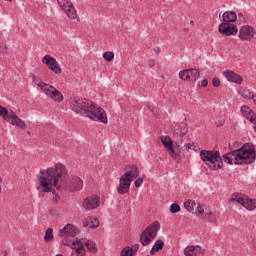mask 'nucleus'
I'll return each mask as SVG.
<instances>
[{
  "instance_id": "58836bf2",
  "label": "nucleus",
  "mask_w": 256,
  "mask_h": 256,
  "mask_svg": "<svg viewBox=\"0 0 256 256\" xmlns=\"http://www.w3.org/2000/svg\"><path fill=\"white\" fill-rule=\"evenodd\" d=\"M251 100L253 101L254 105L256 106V95L252 94Z\"/></svg>"
},
{
  "instance_id": "2eb2a0df",
  "label": "nucleus",
  "mask_w": 256,
  "mask_h": 256,
  "mask_svg": "<svg viewBox=\"0 0 256 256\" xmlns=\"http://www.w3.org/2000/svg\"><path fill=\"white\" fill-rule=\"evenodd\" d=\"M131 183H133L131 179L127 178V176L122 175L119 179V184L116 187L118 195H127V193H129L131 189Z\"/></svg>"
},
{
  "instance_id": "1a4fd4ad",
  "label": "nucleus",
  "mask_w": 256,
  "mask_h": 256,
  "mask_svg": "<svg viewBox=\"0 0 256 256\" xmlns=\"http://www.w3.org/2000/svg\"><path fill=\"white\" fill-rule=\"evenodd\" d=\"M160 141L162 145H164V147L167 149L170 157L174 159V161H179L181 159L179 144H174L170 136H161Z\"/></svg>"
},
{
  "instance_id": "f8f14e48",
  "label": "nucleus",
  "mask_w": 256,
  "mask_h": 256,
  "mask_svg": "<svg viewBox=\"0 0 256 256\" xmlns=\"http://www.w3.org/2000/svg\"><path fill=\"white\" fill-rule=\"evenodd\" d=\"M43 65H47L48 69L52 71V73H55V75H61L63 73V70L61 69V65H59V62L55 58H53L51 55H45L42 58Z\"/></svg>"
},
{
  "instance_id": "0eeeda50",
  "label": "nucleus",
  "mask_w": 256,
  "mask_h": 256,
  "mask_svg": "<svg viewBox=\"0 0 256 256\" xmlns=\"http://www.w3.org/2000/svg\"><path fill=\"white\" fill-rule=\"evenodd\" d=\"M229 203H239L247 211H255L256 209V199H251L245 194L235 192L231 195Z\"/></svg>"
},
{
  "instance_id": "423d86ee",
  "label": "nucleus",
  "mask_w": 256,
  "mask_h": 256,
  "mask_svg": "<svg viewBox=\"0 0 256 256\" xmlns=\"http://www.w3.org/2000/svg\"><path fill=\"white\" fill-rule=\"evenodd\" d=\"M0 117L4 119V121H7V123H10V125H13L14 127H18L19 129H25L27 125L25 124V121H23L13 110H7L5 107L0 105Z\"/></svg>"
},
{
  "instance_id": "bb28decb",
  "label": "nucleus",
  "mask_w": 256,
  "mask_h": 256,
  "mask_svg": "<svg viewBox=\"0 0 256 256\" xmlns=\"http://www.w3.org/2000/svg\"><path fill=\"white\" fill-rule=\"evenodd\" d=\"M202 219H205L206 221H209V223H216L217 217H215V214L211 212V210H206L203 212Z\"/></svg>"
},
{
  "instance_id": "c85d7f7f",
  "label": "nucleus",
  "mask_w": 256,
  "mask_h": 256,
  "mask_svg": "<svg viewBox=\"0 0 256 256\" xmlns=\"http://www.w3.org/2000/svg\"><path fill=\"white\" fill-rule=\"evenodd\" d=\"M103 59H105V61H107L108 63H111V61L115 59V53L111 51L104 52Z\"/></svg>"
},
{
  "instance_id": "9b49d317",
  "label": "nucleus",
  "mask_w": 256,
  "mask_h": 256,
  "mask_svg": "<svg viewBox=\"0 0 256 256\" xmlns=\"http://www.w3.org/2000/svg\"><path fill=\"white\" fill-rule=\"evenodd\" d=\"M57 2L63 13H65L69 19H75L77 17V10L75 6H73V2L70 0H57Z\"/></svg>"
},
{
  "instance_id": "f3484780",
  "label": "nucleus",
  "mask_w": 256,
  "mask_h": 256,
  "mask_svg": "<svg viewBox=\"0 0 256 256\" xmlns=\"http://www.w3.org/2000/svg\"><path fill=\"white\" fill-rule=\"evenodd\" d=\"M255 34V28L250 25H244L240 28L238 37L241 41H251Z\"/></svg>"
},
{
  "instance_id": "20e7f679",
  "label": "nucleus",
  "mask_w": 256,
  "mask_h": 256,
  "mask_svg": "<svg viewBox=\"0 0 256 256\" xmlns=\"http://www.w3.org/2000/svg\"><path fill=\"white\" fill-rule=\"evenodd\" d=\"M70 109L82 117H88L91 121L107 125V112L101 106L87 98L75 97L70 102Z\"/></svg>"
},
{
  "instance_id": "4be33fe9",
  "label": "nucleus",
  "mask_w": 256,
  "mask_h": 256,
  "mask_svg": "<svg viewBox=\"0 0 256 256\" xmlns=\"http://www.w3.org/2000/svg\"><path fill=\"white\" fill-rule=\"evenodd\" d=\"M123 176H126L127 179L133 181L134 179H137V177H139V168L135 165H128L126 168V172L123 174Z\"/></svg>"
},
{
  "instance_id": "79ce46f5",
  "label": "nucleus",
  "mask_w": 256,
  "mask_h": 256,
  "mask_svg": "<svg viewBox=\"0 0 256 256\" xmlns=\"http://www.w3.org/2000/svg\"><path fill=\"white\" fill-rule=\"evenodd\" d=\"M195 22L193 20L190 21V24L193 25Z\"/></svg>"
},
{
  "instance_id": "49530a36",
  "label": "nucleus",
  "mask_w": 256,
  "mask_h": 256,
  "mask_svg": "<svg viewBox=\"0 0 256 256\" xmlns=\"http://www.w3.org/2000/svg\"><path fill=\"white\" fill-rule=\"evenodd\" d=\"M56 256H63V254H57Z\"/></svg>"
},
{
  "instance_id": "412c9836",
  "label": "nucleus",
  "mask_w": 256,
  "mask_h": 256,
  "mask_svg": "<svg viewBox=\"0 0 256 256\" xmlns=\"http://www.w3.org/2000/svg\"><path fill=\"white\" fill-rule=\"evenodd\" d=\"M205 253V250L201 248V246H187L184 249V255L185 256H199L203 255Z\"/></svg>"
},
{
  "instance_id": "4c0bfd02",
  "label": "nucleus",
  "mask_w": 256,
  "mask_h": 256,
  "mask_svg": "<svg viewBox=\"0 0 256 256\" xmlns=\"http://www.w3.org/2000/svg\"><path fill=\"white\" fill-rule=\"evenodd\" d=\"M209 85V81L207 79H204L202 82H201V87H207Z\"/></svg>"
},
{
  "instance_id": "cd10ccee",
  "label": "nucleus",
  "mask_w": 256,
  "mask_h": 256,
  "mask_svg": "<svg viewBox=\"0 0 256 256\" xmlns=\"http://www.w3.org/2000/svg\"><path fill=\"white\" fill-rule=\"evenodd\" d=\"M55 239V236L53 235V230L51 228H47L44 235V240L47 242H51Z\"/></svg>"
},
{
  "instance_id": "ea45409f",
  "label": "nucleus",
  "mask_w": 256,
  "mask_h": 256,
  "mask_svg": "<svg viewBox=\"0 0 256 256\" xmlns=\"http://www.w3.org/2000/svg\"><path fill=\"white\" fill-rule=\"evenodd\" d=\"M192 151H199V147H197V146L194 144V146L192 147Z\"/></svg>"
},
{
  "instance_id": "c03bdc74",
  "label": "nucleus",
  "mask_w": 256,
  "mask_h": 256,
  "mask_svg": "<svg viewBox=\"0 0 256 256\" xmlns=\"http://www.w3.org/2000/svg\"><path fill=\"white\" fill-rule=\"evenodd\" d=\"M55 189H57V188H54V193H53V195H56V197H57V194L55 193Z\"/></svg>"
},
{
  "instance_id": "9d476101",
  "label": "nucleus",
  "mask_w": 256,
  "mask_h": 256,
  "mask_svg": "<svg viewBox=\"0 0 256 256\" xmlns=\"http://www.w3.org/2000/svg\"><path fill=\"white\" fill-rule=\"evenodd\" d=\"M184 209L192 213V215H196V217H203V213L205 212L203 205L195 202V200H187L184 202Z\"/></svg>"
},
{
  "instance_id": "2f4dec72",
  "label": "nucleus",
  "mask_w": 256,
  "mask_h": 256,
  "mask_svg": "<svg viewBox=\"0 0 256 256\" xmlns=\"http://www.w3.org/2000/svg\"><path fill=\"white\" fill-rule=\"evenodd\" d=\"M137 251H139V244L136 243L132 247H130V253H132V255H135Z\"/></svg>"
},
{
  "instance_id": "37998d69",
  "label": "nucleus",
  "mask_w": 256,
  "mask_h": 256,
  "mask_svg": "<svg viewBox=\"0 0 256 256\" xmlns=\"http://www.w3.org/2000/svg\"><path fill=\"white\" fill-rule=\"evenodd\" d=\"M254 130L256 131V122L254 123Z\"/></svg>"
},
{
  "instance_id": "a878e982",
  "label": "nucleus",
  "mask_w": 256,
  "mask_h": 256,
  "mask_svg": "<svg viewBox=\"0 0 256 256\" xmlns=\"http://www.w3.org/2000/svg\"><path fill=\"white\" fill-rule=\"evenodd\" d=\"M163 247H165V242H163L161 239L156 240L152 249L150 250V254L155 255V253H159Z\"/></svg>"
},
{
  "instance_id": "6e6552de",
  "label": "nucleus",
  "mask_w": 256,
  "mask_h": 256,
  "mask_svg": "<svg viewBox=\"0 0 256 256\" xmlns=\"http://www.w3.org/2000/svg\"><path fill=\"white\" fill-rule=\"evenodd\" d=\"M161 229V224L157 221L150 224L141 234L140 243L145 247L153 242L157 237V233Z\"/></svg>"
},
{
  "instance_id": "a19ab883",
  "label": "nucleus",
  "mask_w": 256,
  "mask_h": 256,
  "mask_svg": "<svg viewBox=\"0 0 256 256\" xmlns=\"http://www.w3.org/2000/svg\"><path fill=\"white\" fill-rule=\"evenodd\" d=\"M3 183V180L0 177V184ZM0 193H1V185H0Z\"/></svg>"
},
{
  "instance_id": "f257e3e1",
  "label": "nucleus",
  "mask_w": 256,
  "mask_h": 256,
  "mask_svg": "<svg viewBox=\"0 0 256 256\" xmlns=\"http://www.w3.org/2000/svg\"><path fill=\"white\" fill-rule=\"evenodd\" d=\"M67 168L61 163L54 167L40 170L37 175L36 189L39 193H55L56 191H81L83 189V180L77 176L65 178Z\"/></svg>"
},
{
  "instance_id": "ddd939ff",
  "label": "nucleus",
  "mask_w": 256,
  "mask_h": 256,
  "mask_svg": "<svg viewBox=\"0 0 256 256\" xmlns=\"http://www.w3.org/2000/svg\"><path fill=\"white\" fill-rule=\"evenodd\" d=\"M199 77H200V72L195 68L184 69L179 72V78L182 81H190L195 83V81H197Z\"/></svg>"
},
{
  "instance_id": "393cba45",
  "label": "nucleus",
  "mask_w": 256,
  "mask_h": 256,
  "mask_svg": "<svg viewBox=\"0 0 256 256\" xmlns=\"http://www.w3.org/2000/svg\"><path fill=\"white\" fill-rule=\"evenodd\" d=\"M83 227H88L89 229H97L99 227V219L96 217H89L84 223Z\"/></svg>"
},
{
  "instance_id": "aec40b11",
  "label": "nucleus",
  "mask_w": 256,
  "mask_h": 256,
  "mask_svg": "<svg viewBox=\"0 0 256 256\" xmlns=\"http://www.w3.org/2000/svg\"><path fill=\"white\" fill-rule=\"evenodd\" d=\"M240 110L243 117H245V119H248V121H250V123H253L254 125L256 122L255 112H253V110H251V108H249V106L247 105H243Z\"/></svg>"
},
{
  "instance_id": "6ab92c4d",
  "label": "nucleus",
  "mask_w": 256,
  "mask_h": 256,
  "mask_svg": "<svg viewBox=\"0 0 256 256\" xmlns=\"http://www.w3.org/2000/svg\"><path fill=\"white\" fill-rule=\"evenodd\" d=\"M222 75L230 83H236V85H241V83H243V76L235 73L234 71L225 70L222 72Z\"/></svg>"
},
{
  "instance_id": "7ed1b4c3",
  "label": "nucleus",
  "mask_w": 256,
  "mask_h": 256,
  "mask_svg": "<svg viewBox=\"0 0 256 256\" xmlns=\"http://www.w3.org/2000/svg\"><path fill=\"white\" fill-rule=\"evenodd\" d=\"M77 235H79V228L73 224H66L60 230L62 245L72 249L70 256H87V251L97 253L95 242L87 238H76Z\"/></svg>"
},
{
  "instance_id": "7c9ffc66",
  "label": "nucleus",
  "mask_w": 256,
  "mask_h": 256,
  "mask_svg": "<svg viewBox=\"0 0 256 256\" xmlns=\"http://www.w3.org/2000/svg\"><path fill=\"white\" fill-rule=\"evenodd\" d=\"M180 211H181V206H179V204L173 203V204L170 206V212H171V213H179Z\"/></svg>"
},
{
  "instance_id": "e433bc0d",
  "label": "nucleus",
  "mask_w": 256,
  "mask_h": 256,
  "mask_svg": "<svg viewBox=\"0 0 256 256\" xmlns=\"http://www.w3.org/2000/svg\"><path fill=\"white\" fill-rule=\"evenodd\" d=\"M237 15H238L239 19H242L243 21H245V12L240 11L237 13Z\"/></svg>"
},
{
  "instance_id": "a18cd8bd",
  "label": "nucleus",
  "mask_w": 256,
  "mask_h": 256,
  "mask_svg": "<svg viewBox=\"0 0 256 256\" xmlns=\"http://www.w3.org/2000/svg\"><path fill=\"white\" fill-rule=\"evenodd\" d=\"M253 246L256 248V243L255 242L253 243Z\"/></svg>"
},
{
  "instance_id": "dca6fc26",
  "label": "nucleus",
  "mask_w": 256,
  "mask_h": 256,
  "mask_svg": "<svg viewBox=\"0 0 256 256\" xmlns=\"http://www.w3.org/2000/svg\"><path fill=\"white\" fill-rule=\"evenodd\" d=\"M218 31L219 33H221V35L231 37V35H235L236 33H238L239 30L237 28V25L235 24L222 22L218 27Z\"/></svg>"
},
{
  "instance_id": "4468645a",
  "label": "nucleus",
  "mask_w": 256,
  "mask_h": 256,
  "mask_svg": "<svg viewBox=\"0 0 256 256\" xmlns=\"http://www.w3.org/2000/svg\"><path fill=\"white\" fill-rule=\"evenodd\" d=\"M189 129L187 128V123L182 122L179 124H176L174 126V129L172 131L173 133V137L174 139H176V141L183 143V137H185V135H187Z\"/></svg>"
},
{
  "instance_id": "72a5a7b5",
  "label": "nucleus",
  "mask_w": 256,
  "mask_h": 256,
  "mask_svg": "<svg viewBox=\"0 0 256 256\" xmlns=\"http://www.w3.org/2000/svg\"><path fill=\"white\" fill-rule=\"evenodd\" d=\"M185 149H187L188 151L193 149V147H195V142H188L184 145Z\"/></svg>"
},
{
  "instance_id": "c9c22d12",
  "label": "nucleus",
  "mask_w": 256,
  "mask_h": 256,
  "mask_svg": "<svg viewBox=\"0 0 256 256\" xmlns=\"http://www.w3.org/2000/svg\"><path fill=\"white\" fill-rule=\"evenodd\" d=\"M156 65V62H155V59H150L148 60V67H155Z\"/></svg>"
},
{
  "instance_id": "b1692460",
  "label": "nucleus",
  "mask_w": 256,
  "mask_h": 256,
  "mask_svg": "<svg viewBox=\"0 0 256 256\" xmlns=\"http://www.w3.org/2000/svg\"><path fill=\"white\" fill-rule=\"evenodd\" d=\"M238 95L242 97L243 99H247V101H251V98L253 97L254 93L250 89L240 87L237 90Z\"/></svg>"
},
{
  "instance_id": "f03ea898",
  "label": "nucleus",
  "mask_w": 256,
  "mask_h": 256,
  "mask_svg": "<svg viewBox=\"0 0 256 256\" xmlns=\"http://www.w3.org/2000/svg\"><path fill=\"white\" fill-rule=\"evenodd\" d=\"M200 159L212 171L223 168V161L230 165H249L256 159L255 147L251 143L244 144L241 148L228 152L221 157L219 151L201 150Z\"/></svg>"
},
{
  "instance_id": "a211bd4d",
  "label": "nucleus",
  "mask_w": 256,
  "mask_h": 256,
  "mask_svg": "<svg viewBox=\"0 0 256 256\" xmlns=\"http://www.w3.org/2000/svg\"><path fill=\"white\" fill-rule=\"evenodd\" d=\"M101 205V197L98 195H92L84 199L83 207L87 211H93V209H97Z\"/></svg>"
},
{
  "instance_id": "473e14b6",
  "label": "nucleus",
  "mask_w": 256,
  "mask_h": 256,
  "mask_svg": "<svg viewBox=\"0 0 256 256\" xmlns=\"http://www.w3.org/2000/svg\"><path fill=\"white\" fill-rule=\"evenodd\" d=\"M212 85L213 87H219V85H221V80H219V78H213Z\"/></svg>"
},
{
  "instance_id": "f704fd0d",
  "label": "nucleus",
  "mask_w": 256,
  "mask_h": 256,
  "mask_svg": "<svg viewBox=\"0 0 256 256\" xmlns=\"http://www.w3.org/2000/svg\"><path fill=\"white\" fill-rule=\"evenodd\" d=\"M135 187L139 188L141 187V185H143V178H138L135 182H134Z\"/></svg>"
},
{
  "instance_id": "39448f33",
  "label": "nucleus",
  "mask_w": 256,
  "mask_h": 256,
  "mask_svg": "<svg viewBox=\"0 0 256 256\" xmlns=\"http://www.w3.org/2000/svg\"><path fill=\"white\" fill-rule=\"evenodd\" d=\"M32 81L34 84H36L37 87L41 89V91L44 93V95H46V97H48V99H51V101H54V103H63V93L55 88V86L43 82V80L39 79L35 75H33Z\"/></svg>"
},
{
  "instance_id": "c756f323",
  "label": "nucleus",
  "mask_w": 256,
  "mask_h": 256,
  "mask_svg": "<svg viewBox=\"0 0 256 256\" xmlns=\"http://www.w3.org/2000/svg\"><path fill=\"white\" fill-rule=\"evenodd\" d=\"M120 256H134L131 247L127 246L121 250Z\"/></svg>"
},
{
  "instance_id": "5701e85b",
  "label": "nucleus",
  "mask_w": 256,
  "mask_h": 256,
  "mask_svg": "<svg viewBox=\"0 0 256 256\" xmlns=\"http://www.w3.org/2000/svg\"><path fill=\"white\" fill-rule=\"evenodd\" d=\"M223 23H235L237 21V12L226 11L222 15Z\"/></svg>"
}]
</instances>
